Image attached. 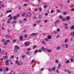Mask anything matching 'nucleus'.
<instances>
[{"label": "nucleus", "instance_id": "obj_1", "mask_svg": "<svg viewBox=\"0 0 74 74\" xmlns=\"http://www.w3.org/2000/svg\"><path fill=\"white\" fill-rule=\"evenodd\" d=\"M8 17H10L9 19H8V21H7L8 23H11V22L10 21V20H12V15L10 14H9V15L8 16Z\"/></svg>", "mask_w": 74, "mask_h": 74}, {"label": "nucleus", "instance_id": "obj_2", "mask_svg": "<svg viewBox=\"0 0 74 74\" xmlns=\"http://www.w3.org/2000/svg\"><path fill=\"white\" fill-rule=\"evenodd\" d=\"M24 44L25 47H28L30 45V42H26Z\"/></svg>", "mask_w": 74, "mask_h": 74}, {"label": "nucleus", "instance_id": "obj_3", "mask_svg": "<svg viewBox=\"0 0 74 74\" xmlns=\"http://www.w3.org/2000/svg\"><path fill=\"white\" fill-rule=\"evenodd\" d=\"M23 35H20L19 36V38L20 40L21 41H23Z\"/></svg>", "mask_w": 74, "mask_h": 74}, {"label": "nucleus", "instance_id": "obj_4", "mask_svg": "<svg viewBox=\"0 0 74 74\" xmlns=\"http://www.w3.org/2000/svg\"><path fill=\"white\" fill-rule=\"evenodd\" d=\"M10 40H6V41L4 42L3 43V44L5 45H7V43L8 42H9L10 41Z\"/></svg>", "mask_w": 74, "mask_h": 74}, {"label": "nucleus", "instance_id": "obj_5", "mask_svg": "<svg viewBox=\"0 0 74 74\" xmlns=\"http://www.w3.org/2000/svg\"><path fill=\"white\" fill-rule=\"evenodd\" d=\"M14 48L17 50L19 49V47L17 45H16L14 47Z\"/></svg>", "mask_w": 74, "mask_h": 74}, {"label": "nucleus", "instance_id": "obj_6", "mask_svg": "<svg viewBox=\"0 0 74 74\" xmlns=\"http://www.w3.org/2000/svg\"><path fill=\"white\" fill-rule=\"evenodd\" d=\"M37 34H38L37 33H33L31 34V36H36Z\"/></svg>", "mask_w": 74, "mask_h": 74}, {"label": "nucleus", "instance_id": "obj_7", "mask_svg": "<svg viewBox=\"0 0 74 74\" xmlns=\"http://www.w3.org/2000/svg\"><path fill=\"white\" fill-rule=\"evenodd\" d=\"M13 19H14V21H16V19L17 18V16H14L13 17Z\"/></svg>", "mask_w": 74, "mask_h": 74}, {"label": "nucleus", "instance_id": "obj_8", "mask_svg": "<svg viewBox=\"0 0 74 74\" xmlns=\"http://www.w3.org/2000/svg\"><path fill=\"white\" fill-rule=\"evenodd\" d=\"M64 45L65 47L66 48H68V47H69V45H68V44H65V45H62V46L63 47H64Z\"/></svg>", "mask_w": 74, "mask_h": 74}, {"label": "nucleus", "instance_id": "obj_9", "mask_svg": "<svg viewBox=\"0 0 74 74\" xmlns=\"http://www.w3.org/2000/svg\"><path fill=\"white\" fill-rule=\"evenodd\" d=\"M9 60L8 59H7L6 61V65H8L9 64Z\"/></svg>", "mask_w": 74, "mask_h": 74}, {"label": "nucleus", "instance_id": "obj_10", "mask_svg": "<svg viewBox=\"0 0 74 74\" xmlns=\"http://www.w3.org/2000/svg\"><path fill=\"white\" fill-rule=\"evenodd\" d=\"M14 52L15 53H18V51L17 49H16L14 48Z\"/></svg>", "mask_w": 74, "mask_h": 74}, {"label": "nucleus", "instance_id": "obj_11", "mask_svg": "<svg viewBox=\"0 0 74 74\" xmlns=\"http://www.w3.org/2000/svg\"><path fill=\"white\" fill-rule=\"evenodd\" d=\"M23 64L22 62H21V61H19L18 63V65L19 66L20 65H21Z\"/></svg>", "mask_w": 74, "mask_h": 74}, {"label": "nucleus", "instance_id": "obj_12", "mask_svg": "<svg viewBox=\"0 0 74 74\" xmlns=\"http://www.w3.org/2000/svg\"><path fill=\"white\" fill-rule=\"evenodd\" d=\"M47 38L49 40H50L52 38V37L51 35H49L47 36Z\"/></svg>", "mask_w": 74, "mask_h": 74}, {"label": "nucleus", "instance_id": "obj_13", "mask_svg": "<svg viewBox=\"0 0 74 74\" xmlns=\"http://www.w3.org/2000/svg\"><path fill=\"white\" fill-rule=\"evenodd\" d=\"M31 15H32L31 13L29 12L27 13V16H31Z\"/></svg>", "mask_w": 74, "mask_h": 74}, {"label": "nucleus", "instance_id": "obj_14", "mask_svg": "<svg viewBox=\"0 0 74 74\" xmlns=\"http://www.w3.org/2000/svg\"><path fill=\"white\" fill-rule=\"evenodd\" d=\"M71 36L74 37V32H72L71 33Z\"/></svg>", "mask_w": 74, "mask_h": 74}, {"label": "nucleus", "instance_id": "obj_15", "mask_svg": "<svg viewBox=\"0 0 74 74\" xmlns=\"http://www.w3.org/2000/svg\"><path fill=\"white\" fill-rule=\"evenodd\" d=\"M61 48V47L60 46H59L57 47L56 49L57 51H59V50H60V49Z\"/></svg>", "mask_w": 74, "mask_h": 74}, {"label": "nucleus", "instance_id": "obj_16", "mask_svg": "<svg viewBox=\"0 0 74 74\" xmlns=\"http://www.w3.org/2000/svg\"><path fill=\"white\" fill-rule=\"evenodd\" d=\"M66 19L67 20H70V17L69 16H68L66 18Z\"/></svg>", "mask_w": 74, "mask_h": 74}, {"label": "nucleus", "instance_id": "obj_17", "mask_svg": "<svg viewBox=\"0 0 74 74\" xmlns=\"http://www.w3.org/2000/svg\"><path fill=\"white\" fill-rule=\"evenodd\" d=\"M7 58H8V56H5L3 57V59L4 60L7 59Z\"/></svg>", "mask_w": 74, "mask_h": 74}, {"label": "nucleus", "instance_id": "obj_18", "mask_svg": "<svg viewBox=\"0 0 74 74\" xmlns=\"http://www.w3.org/2000/svg\"><path fill=\"white\" fill-rule=\"evenodd\" d=\"M12 12V10H10L9 11L8 10L6 11V14H8V13H9V12Z\"/></svg>", "mask_w": 74, "mask_h": 74}, {"label": "nucleus", "instance_id": "obj_19", "mask_svg": "<svg viewBox=\"0 0 74 74\" xmlns=\"http://www.w3.org/2000/svg\"><path fill=\"white\" fill-rule=\"evenodd\" d=\"M56 70V67L55 66H54L52 69V71H55Z\"/></svg>", "mask_w": 74, "mask_h": 74}, {"label": "nucleus", "instance_id": "obj_20", "mask_svg": "<svg viewBox=\"0 0 74 74\" xmlns=\"http://www.w3.org/2000/svg\"><path fill=\"white\" fill-rule=\"evenodd\" d=\"M71 30H73V29H74V25H72L71 28Z\"/></svg>", "mask_w": 74, "mask_h": 74}, {"label": "nucleus", "instance_id": "obj_21", "mask_svg": "<svg viewBox=\"0 0 74 74\" xmlns=\"http://www.w3.org/2000/svg\"><path fill=\"white\" fill-rule=\"evenodd\" d=\"M59 20H57L56 21H55L54 23L55 25H56V24H57V23H58V22H59Z\"/></svg>", "mask_w": 74, "mask_h": 74}, {"label": "nucleus", "instance_id": "obj_22", "mask_svg": "<svg viewBox=\"0 0 74 74\" xmlns=\"http://www.w3.org/2000/svg\"><path fill=\"white\" fill-rule=\"evenodd\" d=\"M26 14V13L25 12L23 13L22 14V16H25Z\"/></svg>", "mask_w": 74, "mask_h": 74}, {"label": "nucleus", "instance_id": "obj_23", "mask_svg": "<svg viewBox=\"0 0 74 74\" xmlns=\"http://www.w3.org/2000/svg\"><path fill=\"white\" fill-rule=\"evenodd\" d=\"M57 31H54L53 32V33L56 34H57Z\"/></svg>", "mask_w": 74, "mask_h": 74}, {"label": "nucleus", "instance_id": "obj_24", "mask_svg": "<svg viewBox=\"0 0 74 74\" xmlns=\"http://www.w3.org/2000/svg\"><path fill=\"white\" fill-rule=\"evenodd\" d=\"M44 40L45 41H49V40H48V39L47 38H45Z\"/></svg>", "mask_w": 74, "mask_h": 74}, {"label": "nucleus", "instance_id": "obj_25", "mask_svg": "<svg viewBox=\"0 0 74 74\" xmlns=\"http://www.w3.org/2000/svg\"><path fill=\"white\" fill-rule=\"evenodd\" d=\"M56 63H59V60H58V59L56 60Z\"/></svg>", "mask_w": 74, "mask_h": 74}, {"label": "nucleus", "instance_id": "obj_26", "mask_svg": "<svg viewBox=\"0 0 74 74\" xmlns=\"http://www.w3.org/2000/svg\"><path fill=\"white\" fill-rule=\"evenodd\" d=\"M62 21H66V19L64 17H63L62 18Z\"/></svg>", "mask_w": 74, "mask_h": 74}, {"label": "nucleus", "instance_id": "obj_27", "mask_svg": "<svg viewBox=\"0 0 74 74\" xmlns=\"http://www.w3.org/2000/svg\"><path fill=\"white\" fill-rule=\"evenodd\" d=\"M22 58L23 59H24V58H25V55H23V56H22Z\"/></svg>", "mask_w": 74, "mask_h": 74}, {"label": "nucleus", "instance_id": "obj_28", "mask_svg": "<svg viewBox=\"0 0 74 74\" xmlns=\"http://www.w3.org/2000/svg\"><path fill=\"white\" fill-rule=\"evenodd\" d=\"M48 6V5H44L43 6V7L44 8H46L47 7V6Z\"/></svg>", "mask_w": 74, "mask_h": 74}, {"label": "nucleus", "instance_id": "obj_29", "mask_svg": "<svg viewBox=\"0 0 74 74\" xmlns=\"http://www.w3.org/2000/svg\"><path fill=\"white\" fill-rule=\"evenodd\" d=\"M45 49L44 48V47H42L41 48V49L42 50V51H44V49Z\"/></svg>", "mask_w": 74, "mask_h": 74}, {"label": "nucleus", "instance_id": "obj_30", "mask_svg": "<svg viewBox=\"0 0 74 74\" xmlns=\"http://www.w3.org/2000/svg\"><path fill=\"white\" fill-rule=\"evenodd\" d=\"M45 51V52H48V49H45L44 50V51Z\"/></svg>", "mask_w": 74, "mask_h": 74}, {"label": "nucleus", "instance_id": "obj_31", "mask_svg": "<svg viewBox=\"0 0 74 74\" xmlns=\"http://www.w3.org/2000/svg\"><path fill=\"white\" fill-rule=\"evenodd\" d=\"M39 10L40 12H41V11H42V8H39Z\"/></svg>", "mask_w": 74, "mask_h": 74}, {"label": "nucleus", "instance_id": "obj_32", "mask_svg": "<svg viewBox=\"0 0 74 74\" xmlns=\"http://www.w3.org/2000/svg\"><path fill=\"white\" fill-rule=\"evenodd\" d=\"M69 27H65V29H66V30H69Z\"/></svg>", "mask_w": 74, "mask_h": 74}, {"label": "nucleus", "instance_id": "obj_33", "mask_svg": "<svg viewBox=\"0 0 74 74\" xmlns=\"http://www.w3.org/2000/svg\"><path fill=\"white\" fill-rule=\"evenodd\" d=\"M20 23H23V21H22V20H20Z\"/></svg>", "mask_w": 74, "mask_h": 74}, {"label": "nucleus", "instance_id": "obj_34", "mask_svg": "<svg viewBox=\"0 0 74 74\" xmlns=\"http://www.w3.org/2000/svg\"><path fill=\"white\" fill-rule=\"evenodd\" d=\"M66 14H67V12H63V14H64V15H65Z\"/></svg>", "mask_w": 74, "mask_h": 74}, {"label": "nucleus", "instance_id": "obj_35", "mask_svg": "<svg viewBox=\"0 0 74 74\" xmlns=\"http://www.w3.org/2000/svg\"><path fill=\"white\" fill-rule=\"evenodd\" d=\"M42 43L43 44H45V42L44 41V40L42 41Z\"/></svg>", "mask_w": 74, "mask_h": 74}, {"label": "nucleus", "instance_id": "obj_36", "mask_svg": "<svg viewBox=\"0 0 74 74\" xmlns=\"http://www.w3.org/2000/svg\"><path fill=\"white\" fill-rule=\"evenodd\" d=\"M59 18L60 19H62V18H63V17L62 16H60L59 17Z\"/></svg>", "mask_w": 74, "mask_h": 74}, {"label": "nucleus", "instance_id": "obj_37", "mask_svg": "<svg viewBox=\"0 0 74 74\" xmlns=\"http://www.w3.org/2000/svg\"><path fill=\"white\" fill-rule=\"evenodd\" d=\"M70 11H74V8H73L71 9L70 10Z\"/></svg>", "mask_w": 74, "mask_h": 74}, {"label": "nucleus", "instance_id": "obj_38", "mask_svg": "<svg viewBox=\"0 0 74 74\" xmlns=\"http://www.w3.org/2000/svg\"><path fill=\"white\" fill-rule=\"evenodd\" d=\"M36 47H37V46H36V45H35L33 47V49H35V48H36Z\"/></svg>", "mask_w": 74, "mask_h": 74}, {"label": "nucleus", "instance_id": "obj_39", "mask_svg": "<svg viewBox=\"0 0 74 74\" xmlns=\"http://www.w3.org/2000/svg\"><path fill=\"white\" fill-rule=\"evenodd\" d=\"M3 70V68H0V71H2Z\"/></svg>", "mask_w": 74, "mask_h": 74}, {"label": "nucleus", "instance_id": "obj_40", "mask_svg": "<svg viewBox=\"0 0 74 74\" xmlns=\"http://www.w3.org/2000/svg\"><path fill=\"white\" fill-rule=\"evenodd\" d=\"M56 11L57 12H60V10L58 9Z\"/></svg>", "mask_w": 74, "mask_h": 74}, {"label": "nucleus", "instance_id": "obj_41", "mask_svg": "<svg viewBox=\"0 0 74 74\" xmlns=\"http://www.w3.org/2000/svg\"><path fill=\"white\" fill-rule=\"evenodd\" d=\"M38 50H35V52H34V53H37L38 52Z\"/></svg>", "mask_w": 74, "mask_h": 74}, {"label": "nucleus", "instance_id": "obj_42", "mask_svg": "<svg viewBox=\"0 0 74 74\" xmlns=\"http://www.w3.org/2000/svg\"><path fill=\"white\" fill-rule=\"evenodd\" d=\"M38 18H39L40 19H41V18H42V17L41 16V15H39L38 16Z\"/></svg>", "mask_w": 74, "mask_h": 74}, {"label": "nucleus", "instance_id": "obj_43", "mask_svg": "<svg viewBox=\"0 0 74 74\" xmlns=\"http://www.w3.org/2000/svg\"><path fill=\"white\" fill-rule=\"evenodd\" d=\"M19 62H18V60H16V64H18Z\"/></svg>", "mask_w": 74, "mask_h": 74}, {"label": "nucleus", "instance_id": "obj_44", "mask_svg": "<svg viewBox=\"0 0 74 74\" xmlns=\"http://www.w3.org/2000/svg\"><path fill=\"white\" fill-rule=\"evenodd\" d=\"M16 40H13V42L15 43V42H16Z\"/></svg>", "mask_w": 74, "mask_h": 74}, {"label": "nucleus", "instance_id": "obj_45", "mask_svg": "<svg viewBox=\"0 0 74 74\" xmlns=\"http://www.w3.org/2000/svg\"><path fill=\"white\" fill-rule=\"evenodd\" d=\"M36 25H37V24H36V23H34L33 25L34 27H36Z\"/></svg>", "mask_w": 74, "mask_h": 74}, {"label": "nucleus", "instance_id": "obj_46", "mask_svg": "<svg viewBox=\"0 0 74 74\" xmlns=\"http://www.w3.org/2000/svg\"><path fill=\"white\" fill-rule=\"evenodd\" d=\"M67 73H71V72L69 70H67Z\"/></svg>", "mask_w": 74, "mask_h": 74}, {"label": "nucleus", "instance_id": "obj_47", "mask_svg": "<svg viewBox=\"0 0 74 74\" xmlns=\"http://www.w3.org/2000/svg\"><path fill=\"white\" fill-rule=\"evenodd\" d=\"M34 19H37V17L36 16H34Z\"/></svg>", "mask_w": 74, "mask_h": 74}, {"label": "nucleus", "instance_id": "obj_48", "mask_svg": "<svg viewBox=\"0 0 74 74\" xmlns=\"http://www.w3.org/2000/svg\"><path fill=\"white\" fill-rule=\"evenodd\" d=\"M48 52H49L50 53L51 52V49H49V50H48Z\"/></svg>", "mask_w": 74, "mask_h": 74}, {"label": "nucleus", "instance_id": "obj_49", "mask_svg": "<svg viewBox=\"0 0 74 74\" xmlns=\"http://www.w3.org/2000/svg\"><path fill=\"white\" fill-rule=\"evenodd\" d=\"M17 23V22L16 21H14L12 23V24H14V23Z\"/></svg>", "mask_w": 74, "mask_h": 74}, {"label": "nucleus", "instance_id": "obj_50", "mask_svg": "<svg viewBox=\"0 0 74 74\" xmlns=\"http://www.w3.org/2000/svg\"><path fill=\"white\" fill-rule=\"evenodd\" d=\"M70 62V61L68 60L66 62V63H69Z\"/></svg>", "mask_w": 74, "mask_h": 74}, {"label": "nucleus", "instance_id": "obj_51", "mask_svg": "<svg viewBox=\"0 0 74 74\" xmlns=\"http://www.w3.org/2000/svg\"><path fill=\"white\" fill-rule=\"evenodd\" d=\"M44 22L45 23H47V22H48V20H46L44 21Z\"/></svg>", "mask_w": 74, "mask_h": 74}, {"label": "nucleus", "instance_id": "obj_52", "mask_svg": "<svg viewBox=\"0 0 74 74\" xmlns=\"http://www.w3.org/2000/svg\"><path fill=\"white\" fill-rule=\"evenodd\" d=\"M60 67H61V65H60V64H59V65H58L59 69V68H60Z\"/></svg>", "mask_w": 74, "mask_h": 74}, {"label": "nucleus", "instance_id": "obj_53", "mask_svg": "<svg viewBox=\"0 0 74 74\" xmlns=\"http://www.w3.org/2000/svg\"><path fill=\"white\" fill-rule=\"evenodd\" d=\"M27 3H26V4H24V6H27Z\"/></svg>", "mask_w": 74, "mask_h": 74}, {"label": "nucleus", "instance_id": "obj_54", "mask_svg": "<svg viewBox=\"0 0 74 74\" xmlns=\"http://www.w3.org/2000/svg\"><path fill=\"white\" fill-rule=\"evenodd\" d=\"M50 12L51 13V14H52V13H53V10H51V11H50Z\"/></svg>", "mask_w": 74, "mask_h": 74}, {"label": "nucleus", "instance_id": "obj_55", "mask_svg": "<svg viewBox=\"0 0 74 74\" xmlns=\"http://www.w3.org/2000/svg\"><path fill=\"white\" fill-rule=\"evenodd\" d=\"M14 57V56H12L11 57V58L12 59H13Z\"/></svg>", "mask_w": 74, "mask_h": 74}, {"label": "nucleus", "instance_id": "obj_56", "mask_svg": "<svg viewBox=\"0 0 74 74\" xmlns=\"http://www.w3.org/2000/svg\"><path fill=\"white\" fill-rule=\"evenodd\" d=\"M73 38L71 37L70 39V41H73Z\"/></svg>", "mask_w": 74, "mask_h": 74}, {"label": "nucleus", "instance_id": "obj_57", "mask_svg": "<svg viewBox=\"0 0 74 74\" xmlns=\"http://www.w3.org/2000/svg\"><path fill=\"white\" fill-rule=\"evenodd\" d=\"M24 37H25V38H26L27 37V34H25L24 35Z\"/></svg>", "mask_w": 74, "mask_h": 74}, {"label": "nucleus", "instance_id": "obj_58", "mask_svg": "<svg viewBox=\"0 0 74 74\" xmlns=\"http://www.w3.org/2000/svg\"><path fill=\"white\" fill-rule=\"evenodd\" d=\"M8 69H9V68H6V71H8Z\"/></svg>", "mask_w": 74, "mask_h": 74}, {"label": "nucleus", "instance_id": "obj_59", "mask_svg": "<svg viewBox=\"0 0 74 74\" xmlns=\"http://www.w3.org/2000/svg\"><path fill=\"white\" fill-rule=\"evenodd\" d=\"M35 61L34 60H32V63H34V62Z\"/></svg>", "mask_w": 74, "mask_h": 74}, {"label": "nucleus", "instance_id": "obj_60", "mask_svg": "<svg viewBox=\"0 0 74 74\" xmlns=\"http://www.w3.org/2000/svg\"><path fill=\"white\" fill-rule=\"evenodd\" d=\"M9 38V36H6V38Z\"/></svg>", "mask_w": 74, "mask_h": 74}, {"label": "nucleus", "instance_id": "obj_61", "mask_svg": "<svg viewBox=\"0 0 74 74\" xmlns=\"http://www.w3.org/2000/svg\"><path fill=\"white\" fill-rule=\"evenodd\" d=\"M2 42H4V41H5V39H3L2 40Z\"/></svg>", "mask_w": 74, "mask_h": 74}, {"label": "nucleus", "instance_id": "obj_62", "mask_svg": "<svg viewBox=\"0 0 74 74\" xmlns=\"http://www.w3.org/2000/svg\"><path fill=\"white\" fill-rule=\"evenodd\" d=\"M47 70H49V71H51V70H52V69H47Z\"/></svg>", "mask_w": 74, "mask_h": 74}, {"label": "nucleus", "instance_id": "obj_63", "mask_svg": "<svg viewBox=\"0 0 74 74\" xmlns=\"http://www.w3.org/2000/svg\"><path fill=\"white\" fill-rule=\"evenodd\" d=\"M39 52H41V49H40L39 50Z\"/></svg>", "mask_w": 74, "mask_h": 74}, {"label": "nucleus", "instance_id": "obj_64", "mask_svg": "<svg viewBox=\"0 0 74 74\" xmlns=\"http://www.w3.org/2000/svg\"><path fill=\"white\" fill-rule=\"evenodd\" d=\"M29 51H27L26 52V53L27 54H29Z\"/></svg>", "mask_w": 74, "mask_h": 74}]
</instances>
